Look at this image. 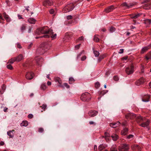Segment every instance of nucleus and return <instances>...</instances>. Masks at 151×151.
<instances>
[{
	"label": "nucleus",
	"instance_id": "obj_1",
	"mask_svg": "<svg viewBox=\"0 0 151 151\" xmlns=\"http://www.w3.org/2000/svg\"><path fill=\"white\" fill-rule=\"evenodd\" d=\"M37 32L38 35L40 33L44 35L41 38H55L57 36V34L52 32V30L50 29L47 27H44L41 28L37 29L36 32Z\"/></svg>",
	"mask_w": 151,
	"mask_h": 151
},
{
	"label": "nucleus",
	"instance_id": "obj_2",
	"mask_svg": "<svg viewBox=\"0 0 151 151\" xmlns=\"http://www.w3.org/2000/svg\"><path fill=\"white\" fill-rule=\"evenodd\" d=\"M47 48L46 43L43 42L41 43L38 46L37 49L36 53L38 54H43L45 52V49Z\"/></svg>",
	"mask_w": 151,
	"mask_h": 151
},
{
	"label": "nucleus",
	"instance_id": "obj_3",
	"mask_svg": "<svg viewBox=\"0 0 151 151\" xmlns=\"http://www.w3.org/2000/svg\"><path fill=\"white\" fill-rule=\"evenodd\" d=\"M74 7V6L73 3H70L67 4L63 9V10L64 12L67 13L72 11Z\"/></svg>",
	"mask_w": 151,
	"mask_h": 151
},
{
	"label": "nucleus",
	"instance_id": "obj_4",
	"mask_svg": "<svg viewBox=\"0 0 151 151\" xmlns=\"http://www.w3.org/2000/svg\"><path fill=\"white\" fill-rule=\"evenodd\" d=\"M91 98L90 94L87 92L83 93L81 97V99L83 101H88Z\"/></svg>",
	"mask_w": 151,
	"mask_h": 151
},
{
	"label": "nucleus",
	"instance_id": "obj_5",
	"mask_svg": "<svg viewBox=\"0 0 151 151\" xmlns=\"http://www.w3.org/2000/svg\"><path fill=\"white\" fill-rule=\"evenodd\" d=\"M149 1L146 0L141 2L142 4H145L144 5L142 6L143 9H148L151 8V4L148 3Z\"/></svg>",
	"mask_w": 151,
	"mask_h": 151
},
{
	"label": "nucleus",
	"instance_id": "obj_6",
	"mask_svg": "<svg viewBox=\"0 0 151 151\" xmlns=\"http://www.w3.org/2000/svg\"><path fill=\"white\" fill-rule=\"evenodd\" d=\"M125 71L128 75H130L134 71L133 66L132 65H131L127 67Z\"/></svg>",
	"mask_w": 151,
	"mask_h": 151
},
{
	"label": "nucleus",
	"instance_id": "obj_7",
	"mask_svg": "<svg viewBox=\"0 0 151 151\" xmlns=\"http://www.w3.org/2000/svg\"><path fill=\"white\" fill-rule=\"evenodd\" d=\"M129 147L127 145L124 144L120 147L119 150V151H128Z\"/></svg>",
	"mask_w": 151,
	"mask_h": 151
},
{
	"label": "nucleus",
	"instance_id": "obj_8",
	"mask_svg": "<svg viewBox=\"0 0 151 151\" xmlns=\"http://www.w3.org/2000/svg\"><path fill=\"white\" fill-rule=\"evenodd\" d=\"M54 80L55 82L58 83V87L62 88L63 87V86L62 85V81L59 77H55L54 78Z\"/></svg>",
	"mask_w": 151,
	"mask_h": 151
},
{
	"label": "nucleus",
	"instance_id": "obj_9",
	"mask_svg": "<svg viewBox=\"0 0 151 151\" xmlns=\"http://www.w3.org/2000/svg\"><path fill=\"white\" fill-rule=\"evenodd\" d=\"M34 76V74L32 72H27L26 75V78L27 80H30L32 79Z\"/></svg>",
	"mask_w": 151,
	"mask_h": 151
},
{
	"label": "nucleus",
	"instance_id": "obj_10",
	"mask_svg": "<svg viewBox=\"0 0 151 151\" xmlns=\"http://www.w3.org/2000/svg\"><path fill=\"white\" fill-rule=\"evenodd\" d=\"M43 4L44 6H50L52 5L53 2L51 0H45L43 2Z\"/></svg>",
	"mask_w": 151,
	"mask_h": 151
},
{
	"label": "nucleus",
	"instance_id": "obj_11",
	"mask_svg": "<svg viewBox=\"0 0 151 151\" xmlns=\"http://www.w3.org/2000/svg\"><path fill=\"white\" fill-rule=\"evenodd\" d=\"M131 148L133 151H141L140 147L136 145H132Z\"/></svg>",
	"mask_w": 151,
	"mask_h": 151
},
{
	"label": "nucleus",
	"instance_id": "obj_12",
	"mask_svg": "<svg viewBox=\"0 0 151 151\" xmlns=\"http://www.w3.org/2000/svg\"><path fill=\"white\" fill-rule=\"evenodd\" d=\"M136 116L132 113H130L126 115L125 117L127 119L129 118L131 119H134L136 118Z\"/></svg>",
	"mask_w": 151,
	"mask_h": 151
},
{
	"label": "nucleus",
	"instance_id": "obj_13",
	"mask_svg": "<svg viewBox=\"0 0 151 151\" xmlns=\"http://www.w3.org/2000/svg\"><path fill=\"white\" fill-rule=\"evenodd\" d=\"M98 111H91L88 113L89 116L93 117L96 116L98 114Z\"/></svg>",
	"mask_w": 151,
	"mask_h": 151
},
{
	"label": "nucleus",
	"instance_id": "obj_14",
	"mask_svg": "<svg viewBox=\"0 0 151 151\" xmlns=\"http://www.w3.org/2000/svg\"><path fill=\"white\" fill-rule=\"evenodd\" d=\"M150 124V121L147 120L146 122H144L139 124V125L141 127H147Z\"/></svg>",
	"mask_w": 151,
	"mask_h": 151
},
{
	"label": "nucleus",
	"instance_id": "obj_15",
	"mask_svg": "<svg viewBox=\"0 0 151 151\" xmlns=\"http://www.w3.org/2000/svg\"><path fill=\"white\" fill-rule=\"evenodd\" d=\"M145 82L144 78H141L136 82V84L137 86H139L140 85L143 83Z\"/></svg>",
	"mask_w": 151,
	"mask_h": 151
},
{
	"label": "nucleus",
	"instance_id": "obj_16",
	"mask_svg": "<svg viewBox=\"0 0 151 151\" xmlns=\"http://www.w3.org/2000/svg\"><path fill=\"white\" fill-rule=\"evenodd\" d=\"M120 124V122H119L116 123H111L110 124V126L112 128H115L119 126Z\"/></svg>",
	"mask_w": 151,
	"mask_h": 151
},
{
	"label": "nucleus",
	"instance_id": "obj_17",
	"mask_svg": "<svg viewBox=\"0 0 151 151\" xmlns=\"http://www.w3.org/2000/svg\"><path fill=\"white\" fill-rule=\"evenodd\" d=\"M44 61L43 58H39L36 60V63L38 65H41Z\"/></svg>",
	"mask_w": 151,
	"mask_h": 151
},
{
	"label": "nucleus",
	"instance_id": "obj_18",
	"mask_svg": "<svg viewBox=\"0 0 151 151\" xmlns=\"http://www.w3.org/2000/svg\"><path fill=\"white\" fill-rule=\"evenodd\" d=\"M115 9L113 5H111L105 9V11L106 12H109L112 11Z\"/></svg>",
	"mask_w": 151,
	"mask_h": 151
},
{
	"label": "nucleus",
	"instance_id": "obj_19",
	"mask_svg": "<svg viewBox=\"0 0 151 151\" xmlns=\"http://www.w3.org/2000/svg\"><path fill=\"white\" fill-rule=\"evenodd\" d=\"M3 16L6 20L7 22H10L11 20V18L9 16L7 15L5 12H4L3 14Z\"/></svg>",
	"mask_w": 151,
	"mask_h": 151
},
{
	"label": "nucleus",
	"instance_id": "obj_20",
	"mask_svg": "<svg viewBox=\"0 0 151 151\" xmlns=\"http://www.w3.org/2000/svg\"><path fill=\"white\" fill-rule=\"evenodd\" d=\"M27 21L31 24H34L35 23L36 20L33 18H30L27 19Z\"/></svg>",
	"mask_w": 151,
	"mask_h": 151
},
{
	"label": "nucleus",
	"instance_id": "obj_21",
	"mask_svg": "<svg viewBox=\"0 0 151 151\" xmlns=\"http://www.w3.org/2000/svg\"><path fill=\"white\" fill-rule=\"evenodd\" d=\"M16 61L19 62L24 59V57L22 54H20L17 57H15Z\"/></svg>",
	"mask_w": 151,
	"mask_h": 151
},
{
	"label": "nucleus",
	"instance_id": "obj_22",
	"mask_svg": "<svg viewBox=\"0 0 151 151\" xmlns=\"http://www.w3.org/2000/svg\"><path fill=\"white\" fill-rule=\"evenodd\" d=\"M136 121L138 123H140L143 120L142 116H136Z\"/></svg>",
	"mask_w": 151,
	"mask_h": 151
},
{
	"label": "nucleus",
	"instance_id": "obj_23",
	"mask_svg": "<svg viewBox=\"0 0 151 151\" xmlns=\"http://www.w3.org/2000/svg\"><path fill=\"white\" fill-rule=\"evenodd\" d=\"M150 98V96L149 95H147L145 96L142 99V101L144 102H147L149 101V99Z\"/></svg>",
	"mask_w": 151,
	"mask_h": 151
},
{
	"label": "nucleus",
	"instance_id": "obj_24",
	"mask_svg": "<svg viewBox=\"0 0 151 151\" xmlns=\"http://www.w3.org/2000/svg\"><path fill=\"white\" fill-rule=\"evenodd\" d=\"M128 130V129L127 128L124 129L121 131V134L122 135H126L127 133Z\"/></svg>",
	"mask_w": 151,
	"mask_h": 151
},
{
	"label": "nucleus",
	"instance_id": "obj_25",
	"mask_svg": "<svg viewBox=\"0 0 151 151\" xmlns=\"http://www.w3.org/2000/svg\"><path fill=\"white\" fill-rule=\"evenodd\" d=\"M112 139L114 141H116L118 138V136L116 134H114L111 136Z\"/></svg>",
	"mask_w": 151,
	"mask_h": 151
},
{
	"label": "nucleus",
	"instance_id": "obj_26",
	"mask_svg": "<svg viewBox=\"0 0 151 151\" xmlns=\"http://www.w3.org/2000/svg\"><path fill=\"white\" fill-rule=\"evenodd\" d=\"M28 123L27 121H24L21 123L20 125L21 126L26 127L28 125Z\"/></svg>",
	"mask_w": 151,
	"mask_h": 151
},
{
	"label": "nucleus",
	"instance_id": "obj_27",
	"mask_svg": "<svg viewBox=\"0 0 151 151\" xmlns=\"http://www.w3.org/2000/svg\"><path fill=\"white\" fill-rule=\"evenodd\" d=\"M150 48V46H146L143 47L141 50V53H143L145 52L148 49H149Z\"/></svg>",
	"mask_w": 151,
	"mask_h": 151
},
{
	"label": "nucleus",
	"instance_id": "obj_28",
	"mask_svg": "<svg viewBox=\"0 0 151 151\" xmlns=\"http://www.w3.org/2000/svg\"><path fill=\"white\" fill-rule=\"evenodd\" d=\"M15 61H16L15 57L12 58L9 60L8 64V63L13 64Z\"/></svg>",
	"mask_w": 151,
	"mask_h": 151
},
{
	"label": "nucleus",
	"instance_id": "obj_29",
	"mask_svg": "<svg viewBox=\"0 0 151 151\" xmlns=\"http://www.w3.org/2000/svg\"><path fill=\"white\" fill-rule=\"evenodd\" d=\"M106 147V146L105 145H104L103 144H101L99 145V150L100 151L104 149Z\"/></svg>",
	"mask_w": 151,
	"mask_h": 151
},
{
	"label": "nucleus",
	"instance_id": "obj_30",
	"mask_svg": "<svg viewBox=\"0 0 151 151\" xmlns=\"http://www.w3.org/2000/svg\"><path fill=\"white\" fill-rule=\"evenodd\" d=\"M26 26L25 24H23L21 27L20 30L22 32L24 31L26 29Z\"/></svg>",
	"mask_w": 151,
	"mask_h": 151
},
{
	"label": "nucleus",
	"instance_id": "obj_31",
	"mask_svg": "<svg viewBox=\"0 0 151 151\" xmlns=\"http://www.w3.org/2000/svg\"><path fill=\"white\" fill-rule=\"evenodd\" d=\"M115 30L116 29L115 28L113 27V26L110 27L109 29V32L111 33H112L114 32L115 31Z\"/></svg>",
	"mask_w": 151,
	"mask_h": 151
},
{
	"label": "nucleus",
	"instance_id": "obj_32",
	"mask_svg": "<svg viewBox=\"0 0 151 151\" xmlns=\"http://www.w3.org/2000/svg\"><path fill=\"white\" fill-rule=\"evenodd\" d=\"M40 88L41 89L43 90H45L46 89L47 86L45 84H42L41 85Z\"/></svg>",
	"mask_w": 151,
	"mask_h": 151
},
{
	"label": "nucleus",
	"instance_id": "obj_33",
	"mask_svg": "<svg viewBox=\"0 0 151 151\" xmlns=\"http://www.w3.org/2000/svg\"><path fill=\"white\" fill-rule=\"evenodd\" d=\"M72 33L70 32H67L65 34V37L66 38H68V37H72Z\"/></svg>",
	"mask_w": 151,
	"mask_h": 151
},
{
	"label": "nucleus",
	"instance_id": "obj_34",
	"mask_svg": "<svg viewBox=\"0 0 151 151\" xmlns=\"http://www.w3.org/2000/svg\"><path fill=\"white\" fill-rule=\"evenodd\" d=\"M7 134L11 137H12L14 136L13 132L11 131L8 132Z\"/></svg>",
	"mask_w": 151,
	"mask_h": 151
},
{
	"label": "nucleus",
	"instance_id": "obj_35",
	"mask_svg": "<svg viewBox=\"0 0 151 151\" xmlns=\"http://www.w3.org/2000/svg\"><path fill=\"white\" fill-rule=\"evenodd\" d=\"M146 58L147 60L151 59V52H150L147 54Z\"/></svg>",
	"mask_w": 151,
	"mask_h": 151
},
{
	"label": "nucleus",
	"instance_id": "obj_36",
	"mask_svg": "<svg viewBox=\"0 0 151 151\" xmlns=\"http://www.w3.org/2000/svg\"><path fill=\"white\" fill-rule=\"evenodd\" d=\"M69 83L70 84H71L74 82L75 80L73 78L70 77L69 78Z\"/></svg>",
	"mask_w": 151,
	"mask_h": 151
},
{
	"label": "nucleus",
	"instance_id": "obj_37",
	"mask_svg": "<svg viewBox=\"0 0 151 151\" xmlns=\"http://www.w3.org/2000/svg\"><path fill=\"white\" fill-rule=\"evenodd\" d=\"M116 146L115 145L113 146V147H112L110 150V151H117V149L116 148Z\"/></svg>",
	"mask_w": 151,
	"mask_h": 151
},
{
	"label": "nucleus",
	"instance_id": "obj_38",
	"mask_svg": "<svg viewBox=\"0 0 151 151\" xmlns=\"http://www.w3.org/2000/svg\"><path fill=\"white\" fill-rule=\"evenodd\" d=\"M93 53L95 56L96 57H98L99 55V52L97 51H94Z\"/></svg>",
	"mask_w": 151,
	"mask_h": 151
},
{
	"label": "nucleus",
	"instance_id": "obj_39",
	"mask_svg": "<svg viewBox=\"0 0 151 151\" xmlns=\"http://www.w3.org/2000/svg\"><path fill=\"white\" fill-rule=\"evenodd\" d=\"M145 23L150 24L151 23V19H146L145 20Z\"/></svg>",
	"mask_w": 151,
	"mask_h": 151
},
{
	"label": "nucleus",
	"instance_id": "obj_40",
	"mask_svg": "<svg viewBox=\"0 0 151 151\" xmlns=\"http://www.w3.org/2000/svg\"><path fill=\"white\" fill-rule=\"evenodd\" d=\"M140 15L141 14H135L134 15L132 16V17L131 18H133L136 19L138 17L140 16Z\"/></svg>",
	"mask_w": 151,
	"mask_h": 151
},
{
	"label": "nucleus",
	"instance_id": "obj_41",
	"mask_svg": "<svg viewBox=\"0 0 151 151\" xmlns=\"http://www.w3.org/2000/svg\"><path fill=\"white\" fill-rule=\"evenodd\" d=\"M7 68L9 70H12L13 69V68L12 65L10 64H8L6 66Z\"/></svg>",
	"mask_w": 151,
	"mask_h": 151
},
{
	"label": "nucleus",
	"instance_id": "obj_42",
	"mask_svg": "<svg viewBox=\"0 0 151 151\" xmlns=\"http://www.w3.org/2000/svg\"><path fill=\"white\" fill-rule=\"evenodd\" d=\"M100 86V83L99 82H96L95 84V87L96 88H98Z\"/></svg>",
	"mask_w": 151,
	"mask_h": 151
},
{
	"label": "nucleus",
	"instance_id": "obj_43",
	"mask_svg": "<svg viewBox=\"0 0 151 151\" xmlns=\"http://www.w3.org/2000/svg\"><path fill=\"white\" fill-rule=\"evenodd\" d=\"M44 129L43 128L40 127L38 129V132H40L41 133L43 132Z\"/></svg>",
	"mask_w": 151,
	"mask_h": 151
},
{
	"label": "nucleus",
	"instance_id": "obj_44",
	"mask_svg": "<svg viewBox=\"0 0 151 151\" xmlns=\"http://www.w3.org/2000/svg\"><path fill=\"white\" fill-rule=\"evenodd\" d=\"M41 107L42 109H43L44 110H45V109L47 107V106L46 104H43L41 106Z\"/></svg>",
	"mask_w": 151,
	"mask_h": 151
},
{
	"label": "nucleus",
	"instance_id": "obj_45",
	"mask_svg": "<svg viewBox=\"0 0 151 151\" xmlns=\"http://www.w3.org/2000/svg\"><path fill=\"white\" fill-rule=\"evenodd\" d=\"M133 137L134 135H133L130 134L127 137V138L128 139H130L133 138Z\"/></svg>",
	"mask_w": 151,
	"mask_h": 151
},
{
	"label": "nucleus",
	"instance_id": "obj_46",
	"mask_svg": "<svg viewBox=\"0 0 151 151\" xmlns=\"http://www.w3.org/2000/svg\"><path fill=\"white\" fill-rule=\"evenodd\" d=\"M64 85L67 88H70V86L67 83H64Z\"/></svg>",
	"mask_w": 151,
	"mask_h": 151
},
{
	"label": "nucleus",
	"instance_id": "obj_47",
	"mask_svg": "<svg viewBox=\"0 0 151 151\" xmlns=\"http://www.w3.org/2000/svg\"><path fill=\"white\" fill-rule=\"evenodd\" d=\"M86 58V57L85 55L83 56L81 58V60L82 61H84L85 60Z\"/></svg>",
	"mask_w": 151,
	"mask_h": 151
},
{
	"label": "nucleus",
	"instance_id": "obj_48",
	"mask_svg": "<svg viewBox=\"0 0 151 151\" xmlns=\"http://www.w3.org/2000/svg\"><path fill=\"white\" fill-rule=\"evenodd\" d=\"M114 81H117L119 80V78L118 76H115L114 77Z\"/></svg>",
	"mask_w": 151,
	"mask_h": 151
},
{
	"label": "nucleus",
	"instance_id": "obj_49",
	"mask_svg": "<svg viewBox=\"0 0 151 151\" xmlns=\"http://www.w3.org/2000/svg\"><path fill=\"white\" fill-rule=\"evenodd\" d=\"M33 117V115L32 114H29L28 115V117L29 119L32 118Z\"/></svg>",
	"mask_w": 151,
	"mask_h": 151
},
{
	"label": "nucleus",
	"instance_id": "obj_50",
	"mask_svg": "<svg viewBox=\"0 0 151 151\" xmlns=\"http://www.w3.org/2000/svg\"><path fill=\"white\" fill-rule=\"evenodd\" d=\"M72 18V16L70 15H68L67 16L66 18L68 20H69L71 19Z\"/></svg>",
	"mask_w": 151,
	"mask_h": 151
},
{
	"label": "nucleus",
	"instance_id": "obj_51",
	"mask_svg": "<svg viewBox=\"0 0 151 151\" xmlns=\"http://www.w3.org/2000/svg\"><path fill=\"white\" fill-rule=\"evenodd\" d=\"M32 27H29L28 28V32L29 33H30L32 31Z\"/></svg>",
	"mask_w": 151,
	"mask_h": 151
},
{
	"label": "nucleus",
	"instance_id": "obj_52",
	"mask_svg": "<svg viewBox=\"0 0 151 151\" xmlns=\"http://www.w3.org/2000/svg\"><path fill=\"white\" fill-rule=\"evenodd\" d=\"M49 12L51 14H53L54 13V11L53 9H51L50 10Z\"/></svg>",
	"mask_w": 151,
	"mask_h": 151
},
{
	"label": "nucleus",
	"instance_id": "obj_53",
	"mask_svg": "<svg viewBox=\"0 0 151 151\" xmlns=\"http://www.w3.org/2000/svg\"><path fill=\"white\" fill-rule=\"evenodd\" d=\"M93 40L94 41L96 42H98L99 41V38H93Z\"/></svg>",
	"mask_w": 151,
	"mask_h": 151
},
{
	"label": "nucleus",
	"instance_id": "obj_54",
	"mask_svg": "<svg viewBox=\"0 0 151 151\" xmlns=\"http://www.w3.org/2000/svg\"><path fill=\"white\" fill-rule=\"evenodd\" d=\"M124 52V49H121L120 50L119 52V54L122 53Z\"/></svg>",
	"mask_w": 151,
	"mask_h": 151
},
{
	"label": "nucleus",
	"instance_id": "obj_55",
	"mask_svg": "<svg viewBox=\"0 0 151 151\" xmlns=\"http://www.w3.org/2000/svg\"><path fill=\"white\" fill-rule=\"evenodd\" d=\"M18 18L19 19H23V18L22 17V16L21 15H20L19 14H18Z\"/></svg>",
	"mask_w": 151,
	"mask_h": 151
},
{
	"label": "nucleus",
	"instance_id": "obj_56",
	"mask_svg": "<svg viewBox=\"0 0 151 151\" xmlns=\"http://www.w3.org/2000/svg\"><path fill=\"white\" fill-rule=\"evenodd\" d=\"M105 135L106 137H109L110 136L109 134L107 132H105Z\"/></svg>",
	"mask_w": 151,
	"mask_h": 151
},
{
	"label": "nucleus",
	"instance_id": "obj_57",
	"mask_svg": "<svg viewBox=\"0 0 151 151\" xmlns=\"http://www.w3.org/2000/svg\"><path fill=\"white\" fill-rule=\"evenodd\" d=\"M32 42L31 43H30V44H29V45L28 46V49H30V48L32 46Z\"/></svg>",
	"mask_w": 151,
	"mask_h": 151
},
{
	"label": "nucleus",
	"instance_id": "obj_58",
	"mask_svg": "<svg viewBox=\"0 0 151 151\" xmlns=\"http://www.w3.org/2000/svg\"><path fill=\"white\" fill-rule=\"evenodd\" d=\"M80 44H79L78 45H77L75 46V48L76 49H78L80 47Z\"/></svg>",
	"mask_w": 151,
	"mask_h": 151
},
{
	"label": "nucleus",
	"instance_id": "obj_59",
	"mask_svg": "<svg viewBox=\"0 0 151 151\" xmlns=\"http://www.w3.org/2000/svg\"><path fill=\"white\" fill-rule=\"evenodd\" d=\"M104 58V57H100L98 59V60L99 62H100L101 60V59H103Z\"/></svg>",
	"mask_w": 151,
	"mask_h": 151
},
{
	"label": "nucleus",
	"instance_id": "obj_60",
	"mask_svg": "<svg viewBox=\"0 0 151 151\" xmlns=\"http://www.w3.org/2000/svg\"><path fill=\"white\" fill-rule=\"evenodd\" d=\"M17 47L18 48H22L21 46L18 43L17 44Z\"/></svg>",
	"mask_w": 151,
	"mask_h": 151
},
{
	"label": "nucleus",
	"instance_id": "obj_61",
	"mask_svg": "<svg viewBox=\"0 0 151 151\" xmlns=\"http://www.w3.org/2000/svg\"><path fill=\"white\" fill-rule=\"evenodd\" d=\"M89 123L90 124H95V123L93 122L92 121H90L89 122Z\"/></svg>",
	"mask_w": 151,
	"mask_h": 151
},
{
	"label": "nucleus",
	"instance_id": "obj_62",
	"mask_svg": "<svg viewBox=\"0 0 151 151\" xmlns=\"http://www.w3.org/2000/svg\"><path fill=\"white\" fill-rule=\"evenodd\" d=\"M4 144V142L3 141H1L0 142V145H3Z\"/></svg>",
	"mask_w": 151,
	"mask_h": 151
},
{
	"label": "nucleus",
	"instance_id": "obj_63",
	"mask_svg": "<svg viewBox=\"0 0 151 151\" xmlns=\"http://www.w3.org/2000/svg\"><path fill=\"white\" fill-rule=\"evenodd\" d=\"M6 2L7 4L9 5V0H6Z\"/></svg>",
	"mask_w": 151,
	"mask_h": 151
},
{
	"label": "nucleus",
	"instance_id": "obj_64",
	"mask_svg": "<svg viewBox=\"0 0 151 151\" xmlns=\"http://www.w3.org/2000/svg\"><path fill=\"white\" fill-rule=\"evenodd\" d=\"M7 109H7V108H6V107H5L4 108V112H6L7 111Z\"/></svg>",
	"mask_w": 151,
	"mask_h": 151
}]
</instances>
